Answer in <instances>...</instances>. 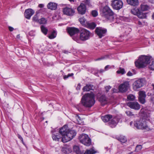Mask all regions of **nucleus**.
I'll use <instances>...</instances> for the list:
<instances>
[{
    "label": "nucleus",
    "mask_w": 154,
    "mask_h": 154,
    "mask_svg": "<svg viewBox=\"0 0 154 154\" xmlns=\"http://www.w3.org/2000/svg\"><path fill=\"white\" fill-rule=\"evenodd\" d=\"M63 12L64 14L69 16H72L74 14L75 11L71 8L67 7L63 9Z\"/></svg>",
    "instance_id": "nucleus-13"
},
{
    "label": "nucleus",
    "mask_w": 154,
    "mask_h": 154,
    "mask_svg": "<svg viewBox=\"0 0 154 154\" xmlns=\"http://www.w3.org/2000/svg\"><path fill=\"white\" fill-rule=\"evenodd\" d=\"M152 90L149 92H152V94H154V84H152Z\"/></svg>",
    "instance_id": "nucleus-49"
},
{
    "label": "nucleus",
    "mask_w": 154,
    "mask_h": 154,
    "mask_svg": "<svg viewBox=\"0 0 154 154\" xmlns=\"http://www.w3.org/2000/svg\"><path fill=\"white\" fill-rule=\"evenodd\" d=\"M132 124V122H130V125H131V124Z\"/></svg>",
    "instance_id": "nucleus-62"
},
{
    "label": "nucleus",
    "mask_w": 154,
    "mask_h": 154,
    "mask_svg": "<svg viewBox=\"0 0 154 154\" xmlns=\"http://www.w3.org/2000/svg\"><path fill=\"white\" fill-rule=\"evenodd\" d=\"M117 140L122 143H125L127 141L126 137L124 136H121L117 138Z\"/></svg>",
    "instance_id": "nucleus-27"
},
{
    "label": "nucleus",
    "mask_w": 154,
    "mask_h": 154,
    "mask_svg": "<svg viewBox=\"0 0 154 154\" xmlns=\"http://www.w3.org/2000/svg\"><path fill=\"white\" fill-rule=\"evenodd\" d=\"M142 147L141 145H137L136 147L135 150L137 152H138L140 150L142 149Z\"/></svg>",
    "instance_id": "nucleus-45"
},
{
    "label": "nucleus",
    "mask_w": 154,
    "mask_h": 154,
    "mask_svg": "<svg viewBox=\"0 0 154 154\" xmlns=\"http://www.w3.org/2000/svg\"><path fill=\"white\" fill-rule=\"evenodd\" d=\"M20 35H18L17 36V38L18 39H20Z\"/></svg>",
    "instance_id": "nucleus-58"
},
{
    "label": "nucleus",
    "mask_w": 154,
    "mask_h": 154,
    "mask_svg": "<svg viewBox=\"0 0 154 154\" xmlns=\"http://www.w3.org/2000/svg\"><path fill=\"white\" fill-rule=\"evenodd\" d=\"M100 14L101 16L110 22L114 21L115 19L114 12L107 6L104 7L101 10Z\"/></svg>",
    "instance_id": "nucleus-3"
},
{
    "label": "nucleus",
    "mask_w": 154,
    "mask_h": 154,
    "mask_svg": "<svg viewBox=\"0 0 154 154\" xmlns=\"http://www.w3.org/2000/svg\"><path fill=\"white\" fill-rule=\"evenodd\" d=\"M62 136L61 140L63 143H66L72 140L75 136L76 133L73 130H69L67 125H65L59 131Z\"/></svg>",
    "instance_id": "nucleus-1"
},
{
    "label": "nucleus",
    "mask_w": 154,
    "mask_h": 154,
    "mask_svg": "<svg viewBox=\"0 0 154 154\" xmlns=\"http://www.w3.org/2000/svg\"><path fill=\"white\" fill-rule=\"evenodd\" d=\"M123 2L121 0H113L111 1V6L112 8L116 10L121 9L123 5Z\"/></svg>",
    "instance_id": "nucleus-9"
},
{
    "label": "nucleus",
    "mask_w": 154,
    "mask_h": 154,
    "mask_svg": "<svg viewBox=\"0 0 154 154\" xmlns=\"http://www.w3.org/2000/svg\"><path fill=\"white\" fill-rule=\"evenodd\" d=\"M150 59L149 56L141 55L135 62V66L138 68H143L149 63Z\"/></svg>",
    "instance_id": "nucleus-4"
},
{
    "label": "nucleus",
    "mask_w": 154,
    "mask_h": 154,
    "mask_svg": "<svg viewBox=\"0 0 154 154\" xmlns=\"http://www.w3.org/2000/svg\"><path fill=\"white\" fill-rule=\"evenodd\" d=\"M111 88V87L110 86H107L105 87V88L106 89V91L107 92Z\"/></svg>",
    "instance_id": "nucleus-48"
},
{
    "label": "nucleus",
    "mask_w": 154,
    "mask_h": 154,
    "mask_svg": "<svg viewBox=\"0 0 154 154\" xmlns=\"http://www.w3.org/2000/svg\"><path fill=\"white\" fill-rule=\"evenodd\" d=\"M79 20L80 23L84 26H86L87 23L88 22L84 17H82L79 18Z\"/></svg>",
    "instance_id": "nucleus-26"
},
{
    "label": "nucleus",
    "mask_w": 154,
    "mask_h": 154,
    "mask_svg": "<svg viewBox=\"0 0 154 154\" xmlns=\"http://www.w3.org/2000/svg\"><path fill=\"white\" fill-rule=\"evenodd\" d=\"M67 30L68 33L71 36L77 34L79 32L78 29L74 27L68 28H67Z\"/></svg>",
    "instance_id": "nucleus-17"
},
{
    "label": "nucleus",
    "mask_w": 154,
    "mask_h": 154,
    "mask_svg": "<svg viewBox=\"0 0 154 154\" xmlns=\"http://www.w3.org/2000/svg\"><path fill=\"white\" fill-rule=\"evenodd\" d=\"M108 57V55H106L105 56H103L101 57L98 58L96 59V60H100L104 59H106Z\"/></svg>",
    "instance_id": "nucleus-46"
},
{
    "label": "nucleus",
    "mask_w": 154,
    "mask_h": 154,
    "mask_svg": "<svg viewBox=\"0 0 154 154\" xmlns=\"http://www.w3.org/2000/svg\"><path fill=\"white\" fill-rule=\"evenodd\" d=\"M95 32L99 38H101L105 35L106 32V30L105 29H103L100 28H97L95 29Z\"/></svg>",
    "instance_id": "nucleus-11"
},
{
    "label": "nucleus",
    "mask_w": 154,
    "mask_h": 154,
    "mask_svg": "<svg viewBox=\"0 0 154 154\" xmlns=\"http://www.w3.org/2000/svg\"><path fill=\"white\" fill-rule=\"evenodd\" d=\"M152 18L154 20V13H153V14L152 16Z\"/></svg>",
    "instance_id": "nucleus-61"
},
{
    "label": "nucleus",
    "mask_w": 154,
    "mask_h": 154,
    "mask_svg": "<svg viewBox=\"0 0 154 154\" xmlns=\"http://www.w3.org/2000/svg\"><path fill=\"white\" fill-rule=\"evenodd\" d=\"M79 38L82 41L88 39L91 35V32L88 30L82 29L80 31Z\"/></svg>",
    "instance_id": "nucleus-6"
},
{
    "label": "nucleus",
    "mask_w": 154,
    "mask_h": 154,
    "mask_svg": "<svg viewBox=\"0 0 154 154\" xmlns=\"http://www.w3.org/2000/svg\"><path fill=\"white\" fill-rule=\"evenodd\" d=\"M119 119L117 117L115 116L109 122V125L112 128L115 127L119 122Z\"/></svg>",
    "instance_id": "nucleus-14"
},
{
    "label": "nucleus",
    "mask_w": 154,
    "mask_h": 154,
    "mask_svg": "<svg viewBox=\"0 0 154 154\" xmlns=\"http://www.w3.org/2000/svg\"><path fill=\"white\" fill-rule=\"evenodd\" d=\"M139 97H145L146 95L144 91H140L139 92Z\"/></svg>",
    "instance_id": "nucleus-39"
},
{
    "label": "nucleus",
    "mask_w": 154,
    "mask_h": 154,
    "mask_svg": "<svg viewBox=\"0 0 154 154\" xmlns=\"http://www.w3.org/2000/svg\"><path fill=\"white\" fill-rule=\"evenodd\" d=\"M125 113L127 114V116H134V115L130 111H126L125 112Z\"/></svg>",
    "instance_id": "nucleus-43"
},
{
    "label": "nucleus",
    "mask_w": 154,
    "mask_h": 154,
    "mask_svg": "<svg viewBox=\"0 0 154 154\" xmlns=\"http://www.w3.org/2000/svg\"><path fill=\"white\" fill-rule=\"evenodd\" d=\"M145 82V80L143 79H141L136 80L133 85L134 89L135 91L137 90L138 89L143 86Z\"/></svg>",
    "instance_id": "nucleus-8"
},
{
    "label": "nucleus",
    "mask_w": 154,
    "mask_h": 154,
    "mask_svg": "<svg viewBox=\"0 0 154 154\" xmlns=\"http://www.w3.org/2000/svg\"><path fill=\"white\" fill-rule=\"evenodd\" d=\"M34 13V11L32 9L29 8L26 9L24 12L25 17L26 18L29 19Z\"/></svg>",
    "instance_id": "nucleus-15"
},
{
    "label": "nucleus",
    "mask_w": 154,
    "mask_h": 154,
    "mask_svg": "<svg viewBox=\"0 0 154 154\" xmlns=\"http://www.w3.org/2000/svg\"><path fill=\"white\" fill-rule=\"evenodd\" d=\"M64 53H66V52H64Z\"/></svg>",
    "instance_id": "nucleus-64"
},
{
    "label": "nucleus",
    "mask_w": 154,
    "mask_h": 154,
    "mask_svg": "<svg viewBox=\"0 0 154 154\" xmlns=\"http://www.w3.org/2000/svg\"><path fill=\"white\" fill-rule=\"evenodd\" d=\"M73 75V73H71L70 74H68L67 75L68 77L72 76Z\"/></svg>",
    "instance_id": "nucleus-55"
},
{
    "label": "nucleus",
    "mask_w": 154,
    "mask_h": 154,
    "mask_svg": "<svg viewBox=\"0 0 154 154\" xmlns=\"http://www.w3.org/2000/svg\"><path fill=\"white\" fill-rule=\"evenodd\" d=\"M93 149H90L87 150L84 154H94L96 152Z\"/></svg>",
    "instance_id": "nucleus-31"
},
{
    "label": "nucleus",
    "mask_w": 154,
    "mask_h": 154,
    "mask_svg": "<svg viewBox=\"0 0 154 154\" xmlns=\"http://www.w3.org/2000/svg\"><path fill=\"white\" fill-rule=\"evenodd\" d=\"M79 138L80 142L86 146H89L91 144V139L85 134H82Z\"/></svg>",
    "instance_id": "nucleus-5"
},
{
    "label": "nucleus",
    "mask_w": 154,
    "mask_h": 154,
    "mask_svg": "<svg viewBox=\"0 0 154 154\" xmlns=\"http://www.w3.org/2000/svg\"><path fill=\"white\" fill-rule=\"evenodd\" d=\"M42 32L45 35H47L48 31V29L44 25H42L40 26Z\"/></svg>",
    "instance_id": "nucleus-29"
},
{
    "label": "nucleus",
    "mask_w": 154,
    "mask_h": 154,
    "mask_svg": "<svg viewBox=\"0 0 154 154\" xmlns=\"http://www.w3.org/2000/svg\"><path fill=\"white\" fill-rule=\"evenodd\" d=\"M69 77L67 75H65L63 76V79H66L68 78Z\"/></svg>",
    "instance_id": "nucleus-56"
},
{
    "label": "nucleus",
    "mask_w": 154,
    "mask_h": 154,
    "mask_svg": "<svg viewBox=\"0 0 154 154\" xmlns=\"http://www.w3.org/2000/svg\"><path fill=\"white\" fill-rule=\"evenodd\" d=\"M86 26L90 29H93L95 27L96 25L94 22L90 23L88 22Z\"/></svg>",
    "instance_id": "nucleus-24"
},
{
    "label": "nucleus",
    "mask_w": 154,
    "mask_h": 154,
    "mask_svg": "<svg viewBox=\"0 0 154 154\" xmlns=\"http://www.w3.org/2000/svg\"><path fill=\"white\" fill-rule=\"evenodd\" d=\"M76 119L77 121V123L79 124H81L82 123V120L79 116L77 115L76 116Z\"/></svg>",
    "instance_id": "nucleus-36"
},
{
    "label": "nucleus",
    "mask_w": 154,
    "mask_h": 154,
    "mask_svg": "<svg viewBox=\"0 0 154 154\" xmlns=\"http://www.w3.org/2000/svg\"><path fill=\"white\" fill-rule=\"evenodd\" d=\"M145 98L143 97H139V101L142 104H144L145 103Z\"/></svg>",
    "instance_id": "nucleus-42"
},
{
    "label": "nucleus",
    "mask_w": 154,
    "mask_h": 154,
    "mask_svg": "<svg viewBox=\"0 0 154 154\" xmlns=\"http://www.w3.org/2000/svg\"><path fill=\"white\" fill-rule=\"evenodd\" d=\"M99 100L102 105H104L108 102V100L104 95H102L100 98Z\"/></svg>",
    "instance_id": "nucleus-18"
},
{
    "label": "nucleus",
    "mask_w": 154,
    "mask_h": 154,
    "mask_svg": "<svg viewBox=\"0 0 154 154\" xmlns=\"http://www.w3.org/2000/svg\"><path fill=\"white\" fill-rule=\"evenodd\" d=\"M138 24L140 26H141L142 25V22L140 21H139L138 22Z\"/></svg>",
    "instance_id": "nucleus-54"
},
{
    "label": "nucleus",
    "mask_w": 154,
    "mask_h": 154,
    "mask_svg": "<svg viewBox=\"0 0 154 154\" xmlns=\"http://www.w3.org/2000/svg\"><path fill=\"white\" fill-rule=\"evenodd\" d=\"M138 17L141 19H143L146 18V15L145 13H143L139 11L137 15Z\"/></svg>",
    "instance_id": "nucleus-28"
},
{
    "label": "nucleus",
    "mask_w": 154,
    "mask_h": 154,
    "mask_svg": "<svg viewBox=\"0 0 154 154\" xmlns=\"http://www.w3.org/2000/svg\"><path fill=\"white\" fill-rule=\"evenodd\" d=\"M86 10V6L83 3H81L77 8V10L79 13L81 14H85Z\"/></svg>",
    "instance_id": "nucleus-16"
},
{
    "label": "nucleus",
    "mask_w": 154,
    "mask_h": 154,
    "mask_svg": "<svg viewBox=\"0 0 154 154\" xmlns=\"http://www.w3.org/2000/svg\"><path fill=\"white\" fill-rule=\"evenodd\" d=\"M32 20L33 21L38 23L39 20L38 19V17L37 14H36L33 17Z\"/></svg>",
    "instance_id": "nucleus-40"
},
{
    "label": "nucleus",
    "mask_w": 154,
    "mask_h": 154,
    "mask_svg": "<svg viewBox=\"0 0 154 154\" xmlns=\"http://www.w3.org/2000/svg\"><path fill=\"white\" fill-rule=\"evenodd\" d=\"M112 118V116L111 115H107L101 117V119L104 122H107L110 121V119Z\"/></svg>",
    "instance_id": "nucleus-19"
},
{
    "label": "nucleus",
    "mask_w": 154,
    "mask_h": 154,
    "mask_svg": "<svg viewBox=\"0 0 154 154\" xmlns=\"http://www.w3.org/2000/svg\"><path fill=\"white\" fill-rule=\"evenodd\" d=\"M128 3L132 6H136L138 4V0H127Z\"/></svg>",
    "instance_id": "nucleus-22"
},
{
    "label": "nucleus",
    "mask_w": 154,
    "mask_h": 154,
    "mask_svg": "<svg viewBox=\"0 0 154 154\" xmlns=\"http://www.w3.org/2000/svg\"><path fill=\"white\" fill-rule=\"evenodd\" d=\"M18 137L19 138V139H20V140L22 142H23V138H22V137L20 135H18Z\"/></svg>",
    "instance_id": "nucleus-53"
},
{
    "label": "nucleus",
    "mask_w": 154,
    "mask_h": 154,
    "mask_svg": "<svg viewBox=\"0 0 154 154\" xmlns=\"http://www.w3.org/2000/svg\"><path fill=\"white\" fill-rule=\"evenodd\" d=\"M127 105L131 109L138 110L140 108V105L137 102H128Z\"/></svg>",
    "instance_id": "nucleus-12"
},
{
    "label": "nucleus",
    "mask_w": 154,
    "mask_h": 154,
    "mask_svg": "<svg viewBox=\"0 0 154 154\" xmlns=\"http://www.w3.org/2000/svg\"><path fill=\"white\" fill-rule=\"evenodd\" d=\"M109 65H107L105 67V70H106L109 67Z\"/></svg>",
    "instance_id": "nucleus-57"
},
{
    "label": "nucleus",
    "mask_w": 154,
    "mask_h": 154,
    "mask_svg": "<svg viewBox=\"0 0 154 154\" xmlns=\"http://www.w3.org/2000/svg\"><path fill=\"white\" fill-rule=\"evenodd\" d=\"M129 82H125L121 84L119 87V91L122 92L126 91L129 87Z\"/></svg>",
    "instance_id": "nucleus-10"
},
{
    "label": "nucleus",
    "mask_w": 154,
    "mask_h": 154,
    "mask_svg": "<svg viewBox=\"0 0 154 154\" xmlns=\"http://www.w3.org/2000/svg\"><path fill=\"white\" fill-rule=\"evenodd\" d=\"M133 75L132 73L130 71L128 72L127 74V75L128 76H132Z\"/></svg>",
    "instance_id": "nucleus-50"
},
{
    "label": "nucleus",
    "mask_w": 154,
    "mask_h": 154,
    "mask_svg": "<svg viewBox=\"0 0 154 154\" xmlns=\"http://www.w3.org/2000/svg\"><path fill=\"white\" fill-rule=\"evenodd\" d=\"M73 150L77 154H83L78 146H73Z\"/></svg>",
    "instance_id": "nucleus-25"
},
{
    "label": "nucleus",
    "mask_w": 154,
    "mask_h": 154,
    "mask_svg": "<svg viewBox=\"0 0 154 154\" xmlns=\"http://www.w3.org/2000/svg\"><path fill=\"white\" fill-rule=\"evenodd\" d=\"M57 4L54 3L50 2L47 5V8L48 9L52 10H55L57 8Z\"/></svg>",
    "instance_id": "nucleus-20"
},
{
    "label": "nucleus",
    "mask_w": 154,
    "mask_h": 154,
    "mask_svg": "<svg viewBox=\"0 0 154 154\" xmlns=\"http://www.w3.org/2000/svg\"><path fill=\"white\" fill-rule=\"evenodd\" d=\"M117 72L119 74H123L125 73V72L124 69L119 68V69L117 71Z\"/></svg>",
    "instance_id": "nucleus-38"
},
{
    "label": "nucleus",
    "mask_w": 154,
    "mask_h": 154,
    "mask_svg": "<svg viewBox=\"0 0 154 154\" xmlns=\"http://www.w3.org/2000/svg\"><path fill=\"white\" fill-rule=\"evenodd\" d=\"M99 71L100 73H102L104 72V70L103 69H101Z\"/></svg>",
    "instance_id": "nucleus-59"
},
{
    "label": "nucleus",
    "mask_w": 154,
    "mask_h": 154,
    "mask_svg": "<svg viewBox=\"0 0 154 154\" xmlns=\"http://www.w3.org/2000/svg\"><path fill=\"white\" fill-rule=\"evenodd\" d=\"M8 29L11 32L14 29V28L11 26H9Z\"/></svg>",
    "instance_id": "nucleus-51"
},
{
    "label": "nucleus",
    "mask_w": 154,
    "mask_h": 154,
    "mask_svg": "<svg viewBox=\"0 0 154 154\" xmlns=\"http://www.w3.org/2000/svg\"><path fill=\"white\" fill-rule=\"evenodd\" d=\"M44 6V5L43 4H41L38 5V7L40 8H43Z\"/></svg>",
    "instance_id": "nucleus-52"
},
{
    "label": "nucleus",
    "mask_w": 154,
    "mask_h": 154,
    "mask_svg": "<svg viewBox=\"0 0 154 154\" xmlns=\"http://www.w3.org/2000/svg\"><path fill=\"white\" fill-rule=\"evenodd\" d=\"M138 9L135 8L132 9L131 10V12L132 14L135 15H137L139 11Z\"/></svg>",
    "instance_id": "nucleus-34"
},
{
    "label": "nucleus",
    "mask_w": 154,
    "mask_h": 154,
    "mask_svg": "<svg viewBox=\"0 0 154 154\" xmlns=\"http://www.w3.org/2000/svg\"><path fill=\"white\" fill-rule=\"evenodd\" d=\"M85 5L90 6L91 5L90 0H85Z\"/></svg>",
    "instance_id": "nucleus-47"
},
{
    "label": "nucleus",
    "mask_w": 154,
    "mask_h": 154,
    "mask_svg": "<svg viewBox=\"0 0 154 154\" xmlns=\"http://www.w3.org/2000/svg\"><path fill=\"white\" fill-rule=\"evenodd\" d=\"M149 68L152 70H154V60H153L149 66Z\"/></svg>",
    "instance_id": "nucleus-41"
},
{
    "label": "nucleus",
    "mask_w": 154,
    "mask_h": 154,
    "mask_svg": "<svg viewBox=\"0 0 154 154\" xmlns=\"http://www.w3.org/2000/svg\"><path fill=\"white\" fill-rule=\"evenodd\" d=\"M56 31L54 30L51 33L48 35V37L50 39H52L55 38L56 36Z\"/></svg>",
    "instance_id": "nucleus-30"
},
{
    "label": "nucleus",
    "mask_w": 154,
    "mask_h": 154,
    "mask_svg": "<svg viewBox=\"0 0 154 154\" xmlns=\"http://www.w3.org/2000/svg\"><path fill=\"white\" fill-rule=\"evenodd\" d=\"M134 125L138 129H147L148 128L145 120L143 119H140L135 122Z\"/></svg>",
    "instance_id": "nucleus-7"
},
{
    "label": "nucleus",
    "mask_w": 154,
    "mask_h": 154,
    "mask_svg": "<svg viewBox=\"0 0 154 154\" xmlns=\"http://www.w3.org/2000/svg\"><path fill=\"white\" fill-rule=\"evenodd\" d=\"M112 90H113V92H115L116 91V90L115 89H112Z\"/></svg>",
    "instance_id": "nucleus-60"
},
{
    "label": "nucleus",
    "mask_w": 154,
    "mask_h": 154,
    "mask_svg": "<svg viewBox=\"0 0 154 154\" xmlns=\"http://www.w3.org/2000/svg\"><path fill=\"white\" fill-rule=\"evenodd\" d=\"M51 132H52V133H54V132L53 131H51Z\"/></svg>",
    "instance_id": "nucleus-63"
},
{
    "label": "nucleus",
    "mask_w": 154,
    "mask_h": 154,
    "mask_svg": "<svg viewBox=\"0 0 154 154\" xmlns=\"http://www.w3.org/2000/svg\"><path fill=\"white\" fill-rule=\"evenodd\" d=\"M94 88V86L92 85H87L83 88V90L85 91H88L93 90Z\"/></svg>",
    "instance_id": "nucleus-21"
},
{
    "label": "nucleus",
    "mask_w": 154,
    "mask_h": 154,
    "mask_svg": "<svg viewBox=\"0 0 154 154\" xmlns=\"http://www.w3.org/2000/svg\"><path fill=\"white\" fill-rule=\"evenodd\" d=\"M47 20L44 17L39 19V23L40 24H46L47 23Z\"/></svg>",
    "instance_id": "nucleus-32"
},
{
    "label": "nucleus",
    "mask_w": 154,
    "mask_h": 154,
    "mask_svg": "<svg viewBox=\"0 0 154 154\" xmlns=\"http://www.w3.org/2000/svg\"><path fill=\"white\" fill-rule=\"evenodd\" d=\"M95 100L94 94L92 93L85 94L81 99V103L84 106L90 108L94 104Z\"/></svg>",
    "instance_id": "nucleus-2"
},
{
    "label": "nucleus",
    "mask_w": 154,
    "mask_h": 154,
    "mask_svg": "<svg viewBox=\"0 0 154 154\" xmlns=\"http://www.w3.org/2000/svg\"><path fill=\"white\" fill-rule=\"evenodd\" d=\"M52 137L54 140L56 141H59L60 140H61L62 139V137H61L60 135L58 134H52Z\"/></svg>",
    "instance_id": "nucleus-23"
},
{
    "label": "nucleus",
    "mask_w": 154,
    "mask_h": 154,
    "mask_svg": "<svg viewBox=\"0 0 154 154\" xmlns=\"http://www.w3.org/2000/svg\"><path fill=\"white\" fill-rule=\"evenodd\" d=\"M91 14L94 17H96L98 15V13L96 11H93L91 12Z\"/></svg>",
    "instance_id": "nucleus-44"
},
{
    "label": "nucleus",
    "mask_w": 154,
    "mask_h": 154,
    "mask_svg": "<svg viewBox=\"0 0 154 154\" xmlns=\"http://www.w3.org/2000/svg\"><path fill=\"white\" fill-rule=\"evenodd\" d=\"M147 95L148 96H151V101L154 104V94H152V92H148Z\"/></svg>",
    "instance_id": "nucleus-35"
},
{
    "label": "nucleus",
    "mask_w": 154,
    "mask_h": 154,
    "mask_svg": "<svg viewBox=\"0 0 154 154\" xmlns=\"http://www.w3.org/2000/svg\"><path fill=\"white\" fill-rule=\"evenodd\" d=\"M140 7L141 10L143 11H146L149 8V6L147 5H142Z\"/></svg>",
    "instance_id": "nucleus-33"
},
{
    "label": "nucleus",
    "mask_w": 154,
    "mask_h": 154,
    "mask_svg": "<svg viewBox=\"0 0 154 154\" xmlns=\"http://www.w3.org/2000/svg\"><path fill=\"white\" fill-rule=\"evenodd\" d=\"M127 99L129 100H134L135 99V97L134 95L130 94L128 96Z\"/></svg>",
    "instance_id": "nucleus-37"
}]
</instances>
